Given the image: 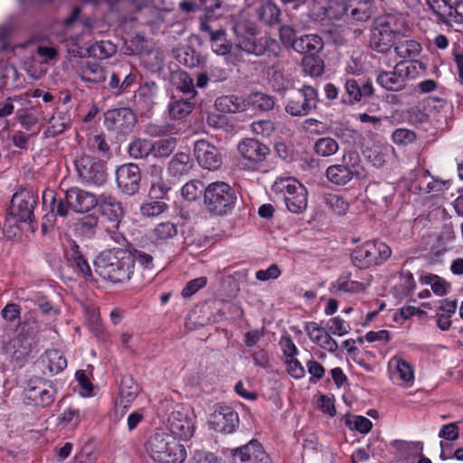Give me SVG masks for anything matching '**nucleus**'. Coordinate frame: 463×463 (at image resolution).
Listing matches in <instances>:
<instances>
[{
  "label": "nucleus",
  "mask_w": 463,
  "mask_h": 463,
  "mask_svg": "<svg viewBox=\"0 0 463 463\" xmlns=\"http://www.w3.org/2000/svg\"><path fill=\"white\" fill-rule=\"evenodd\" d=\"M235 189L226 182L215 181L206 185L203 193V206L211 216L230 214L237 203Z\"/></svg>",
  "instance_id": "nucleus-4"
},
{
  "label": "nucleus",
  "mask_w": 463,
  "mask_h": 463,
  "mask_svg": "<svg viewBox=\"0 0 463 463\" xmlns=\"http://www.w3.org/2000/svg\"><path fill=\"white\" fill-rule=\"evenodd\" d=\"M235 49L255 56L268 54L269 57H278L280 52L279 43L269 35L258 37L255 27H249L245 34L237 35Z\"/></svg>",
  "instance_id": "nucleus-7"
},
{
  "label": "nucleus",
  "mask_w": 463,
  "mask_h": 463,
  "mask_svg": "<svg viewBox=\"0 0 463 463\" xmlns=\"http://www.w3.org/2000/svg\"><path fill=\"white\" fill-rule=\"evenodd\" d=\"M97 200L101 216L118 227L125 213L122 203L116 197L104 194Z\"/></svg>",
  "instance_id": "nucleus-26"
},
{
  "label": "nucleus",
  "mask_w": 463,
  "mask_h": 463,
  "mask_svg": "<svg viewBox=\"0 0 463 463\" xmlns=\"http://www.w3.org/2000/svg\"><path fill=\"white\" fill-rule=\"evenodd\" d=\"M360 156L358 153L349 151L342 156L341 164L329 165L326 170V179L333 184L344 186L360 175Z\"/></svg>",
  "instance_id": "nucleus-11"
},
{
  "label": "nucleus",
  "mask_w": 463,
  "mask_h": 463,
  "mask_svg": "<svg viewBox=\"0 0 463 463\" xmlns=\"http://www.w3.org/2000/svg\"><path fill=\"white\" fill-rule=\"evenodd\" d=\"M212 428L221 433H232L239 425V415L230 406H219L210 419Z\"/></svg>",
  "instance_id": "nucleus-19"
},
{
  "label": "nucleus",
  "mask_w": 463,
  "mask_h": 463,
  "mask_svg": "<svg viewBox=\"0 0 463 463\" xmlns=\"http://www.w3.org/2000/svg\"><path fill=\"white\" fill-rule=\"evenodd\" d=\"M324 48V42L317 34H306L298 38L293 50L306 55H316Z\"/></svg>",
  "instance_id": "nucleus-32"
},
{
  "label": "nucleus",
  "mask_w": 463,
  "mask_h": 463,
  "mask_svg": "<svg viewBox=\"0 0 463 463\" xmlns=\"http://www.w3.org/2000/svg\"><path fill=\"white\" fill-rule=\"evenodd\" d=\"M24 395L35 406L47 407L54 402L56 390L49 381L34 377L29 380Z\"/></svg>",
  "instance_id": "nucleus-13"
},
{
  "label": "nucleus",
  "mask_w": 463,
  "mask_h": 463,
  "mask_svg": "<svg viewBox=\"0 0 463 463\" xmlns=\"http://www.w3.org/2000/svg\"><path fill=\"white\" fill-rule=\"evenodd\" d=\"M247 103L244 99L235 95H225L215 100L216 109L222 113H237L246 110Z\"/></svg>",
  "instance_id": "nucleus-33"
},
{
  "label": "nucleus",
  "mask_w": 463,
  "mask_h": 463,
  "mask_svg": "<svg viewBox=\"0 0 463 463\" xmlns=\"http://www.w3.org/2000/svg\"><path fill=\"white\" fill-rule=\"evenodd\" d=\"M68 126L66 114L56 112L49 120V126L45 131V136L54 137L63 133Z\"/></svg>",
  "instance_id": "nucleus-48"
},
{
  "label": "nucleus",
  "mask_w": 463,
  "mask_h": 463,
  "mask_svg": "<svg viewBox=\"0 0 463 463\" xmlns=\"http://www.w3.org/2000/svg\"><path fill=\"white\" fill-rule=\"evenodd\" d=\"M129 254L132 256V270L134 271L135 262L137 261L145 269H151L153 267V256L143 250L128 249Z\"/></svg>",
  "instance_id": "nucleus-61"
},
{
  "label": "nucleus",
  "mask_w": 463,
  "mask_h": 463,
  "mask_svg": "<svg viewBox=\"0 0 463 463\" xmlns=\"http://www.w3.org/2000/svg\"><path fill=\"white\" fill-rule=\"evenodd\" d=\"M90 55L99 59L111 57L117 52V47L110 41H98L90 47Z\"/></svg>",
  "instance_id": "nucleus-51"
},
{
  "label": "nucleus",
  "mask_w": 463,
  "mask_h": 463,
  "mask_svg": "<svg viewBox=\"0 0 463 463\" xmlns=\"http://www.w3.org/2000/svg\"><path fill=\"white\" fill-rule=\"evenodd\" d=\"M177 140L175 137L159 139L151 143L152 155L155 157L163 158L169 156L175 149Z\"/></svg>",
  "instance_id": "nucleus-43"
},
{
  "label": "nucleus",
  "mask_w": 463,
  "mask_h": 463,
  "mask_svg": "<svg viewBox=\"0 0 463 463\" xmlns=\"http://www.w3.org/2000/svg\"><path fill=\"white\" fill-rule=\"evenodd\" d=\"M167 204L163 201L145 203L140 207V213L144 217H156L167 210Z\"/></svg>",
  "instance_id": "nucleus-56"
},
{
  "label": "nucleus",
  "mask_w": 463,
  "mask_h": 463,
  "mask_svg": "<svg viewBox=\"0 0 463 463\" xmlns=\"http://www.w3.org/2000/svg\"><path fill=\"white\" fill-rule=\"evenodd\" d=\"M207 284L206 277H199L194 279H191L187 282L185 287L183 288L181 295L183 298H190L194 294H195L199 289L204 288Z\"/></svg>",
  "instance_id": "nucleus-64"
},
{
  "label": "nucleus",
  "mask_w": 463,
  "mask_h": 463,
  "mask_svg": "<svg viewBox=\"0 0 463 463\" xmlns=\"http://www.w3.org/2000/svg\"><path fill=\"white\" fill-rule=\"evenodd\" d=\"M177 227L170 222H164L156 225L154 230L155 237L160 241H166L177 235Z\"/></svg>",
  "instance_id": "nucleus-57"
},
{
  "label": "nucleus",
  "mask_w": 463,
  "mask_h": 463,
  "mask_svg": "<svg viewBox=\"0 0 463 463\" xmlns=\"http://www.w3.org/2000/svg\"><path fill=\"white\" fill-rule=\"evenodd\" d=\"M234 459L239 458L241 463H272L269 454L257 439H251L247 444L232 449Z\"/></svg>",
  "instance_id": "nucleus-20"
},
{
  "label": "nucleus",
  "mask_w": 463,
  "mask_h": 463,
  "mask_svg": "<svg viewBox=\"0 0 463 463\" xmlns=\"http://www.w3.org/2000/svg\"><path fill=\"white\" fill-rule=\"evenodd\" d=\"M116 182L119 191L128 196L135 195L140 189L141 173L137 165L129 163L116 170Z\"/></svg>",
  "instance_id": "nucleus-15"
},
{
  "label": "nucleus",
  "mask_w": 463,
  "mask_h": 463,
  "mask_svg": "<svg viewBox=\"0 0 463 463\" xmlns=\"http://www.w3.org/2000/svg\"><path fill=\"white\" fill-rule=\"evenodd\" d=\"M150 458L159 463H183L186 458V449L173 435L166 432L152 434L145 443Z\"/></svg>",
  "instance_id": "nucleus-3"
},
{
  "label": "nucleus",
  "mask_w": 463,
  "mask_h": 463,
  "mask_svg": "<svg viewBox=\"0 0 463 463\" xmlns=\"http://www.w3.org/2000/svg\"><path fill=\"white\" fill-rule=\"evenodd\" d=\"M392 361L395 362L396 372L400 379L406 383L411 382L414 378V371L411 365L402 358L396 356L392 358Z\"/></svg>",
  "instance_id": "nucleus-60"
},
{
  "label": "nucleus",
  "mask_w": 463,
  "mask_h": 463,
  "mask_svg": "<svg viewBox=\"0 0 463 463\" xmlns=\"http://www.w3.org/2000/svg\"><path fill=\"white\" fill-rule=\"evenodd\" d=\"M313 150L318 156L328 157L339 150V144L332 137H320L315 142Z\"/></svg>",
  "instance_id": "nucleus-40"
},
{
  "label": "nucleus",
  "mask_w": 463,
  "mask_h": 463,
  "mask_svg": "<svg viewBox=\"0 0 463 463\" xmlns=\"http://www.w3.org/2000/svg\"><path fill=\"white\" fill-rule=\"evenodd\" d=\"M194 154L199 165L203 169L215 171L222 165L223 156L220 149L205 139L195 142Z\"/></svg>",
  "instance_id": "nucleus-16"
},
{
  "label": "nucleus",
  "mask_w": 463,
  "mask_h": 463,
  "mask_svg": "<svg viewBox=\"0 0 463 463\" xmlns=\"http://www.w3.org/2000/svg\"><path fill=\"white\" fill-rule=\"evenodd\" d=\"M373 14V6L370 2L358 3L352 8L350 15L356 22L364 23L368 21Z\"/></svg>",
  "instance_id": "nucleus-55"
},
{
  "label": "nucleus",
  "mask_w": 463,
  "mask_h": 463,
  "mask_svg": "<svg viewBox=\"0 0 463 463\" xmlns=\"http://www.w3.org/2000/svg\"><path fill=\"white\" fill-rule=\"evenodd\" d=\"M139 392L138 385L134 382L133 378L129 375H126L121 380L119 399L120 402H127V405L137 398Z\"/></svg>",
  "instance_id": "nucleus-38"
},
{
  "label": "nucleus",
  "mask_w": 463,
  "mask_h": 463,
  "mask_svg": "<svg viewBox=\"0 0 463 463\" xmlns=\"http://www.w3.org/2000/svg\"><path fill=\"white\" fill-rule=\"evenodd\" d=\"M398 19L393 15L377 17L373 24L370 36V47L373 51L386 54L393 46L400 29L397 26Z\"/></svg>",
  "instance_id": "nucleus-6"
},
{
  "label": "nucleus",
  "mask_w": 463,
  "mask_h": 463,
  "mask_svg": "<svg viewBox=\"0 0 463 463\" xmlns=\"http://www.w3.org/2000/svg\"><path fill=\"white\" fill-rule=\"evenodd\" d=\"M196 103V98L172 94L167 106L169 117L175 120L183 119L194 109Z\"/></svg>",
  "instance_id": "nucleus-28"
},
{
  "label": "nucleus",
  "mask_w": 463,
  "mask_h": 463,
  "mask_svg": "<svg viewBox=\"0 0 463 463\" xmlns=\"http://www.w3.org/2000/svg\"><path fill=\"white\" fill-rule=\"evenodd\" d=\"M351 327L340 317L330 318L327 322V331L335 335L343 336L349 333Z\"/></svg>",
  "instance_id": "nucleus-59"
},
{
  "label": "nucleus",
  "mask_w": 463,
  "mask_h": 463,
  "mask_svg": "<svg viewBox=\"0 0 463 463\" xmlns=\"http://www.w3.org/2000/svg\"><path fill=\"white\" fill-rule=\"evenodd\" d=\"M257 8V15L260 22L269 26L280 24L281 10L274 0H260Z\"/></svg>",
  "instance_id": "nucleus-30"
},
{
  "label": "nucleus",
  "mask_w": 463,
  "mask_h": 463,
  "mask_svg": "<svg viewBox=\"0 0 463 463\" xmlns=\"http://www.w3.org/2000/svg\"><path fill=\"white\" fill-rule=\"evenodd\" d=\"M50 197V207L51 212L49 214H53L54 217L56 215H59L61 217H66L69 213L70 206L68 205L65 198H59L57 199L55 197V194L53 191H47L43 193V203H47V198Z\"/></svg>",
  "instance_id": "nucleus-42"
},
{
  "label": "nucleus",
  "mask_w": 463,
  "mask_h": 463,
  "mask_svg": "<svg viewBox=\"0 0 463 463\" xmlns=\"http://www.w3.org/2000/svg\"><path fill=\"white\" fill-rule=\"evenodd\" d=\"M80 79L86 83L89 89L98 88L103 84L107 79V72L103 66L95 61H85L78 67L76 71Z\"/></svg>",
  "instance_id": "nucleus-23"
},
{
  "label": "nucleus",
  "mask_w": 463,
  "mask_h": 463,
  "mask_svg": "<svg viewBox=\"0 0 463 463\" xmlns=\"http://www.w3.org/2000/svg\"><path fill=\"white\" fill-rule=\"evenodd\" d=\"M250 103L262 111H269L274 108L275 101L269 95L256 92L250 96Z\"/></svg>",
  "instance_id": "nucleus-58"
},
{
  "label": "nucleus",
  "mask_w": 463,
  "mask_h": 463,
  "mask_svg": "<svg viewBox=\"0 0 463 463\" xmlns=\"http://www.w3.org/2000/svg\"><path fill=\"white\" fill-rule=\"evenodd\" d=\"M65 200L73 212L84 213L98 204L96 196L78 187H71L65 192Z\"/></svg>",
  "instance_id": "nucleus-21"
},
{
  "label": "nucleus",
  "mask_w": 463,
  "mask_h": 463,
  "mask_svg": "<svg viewBox=\"0 0 463 463\" xmlns=\"http://www.w3.org/2000/svg\"><path fill=\"white\" fill-rule=\"evenodd\" d=\"M392 255L391 248L378 241H368L351 252V260L359 269H367L383 263Z\"/></svg>",
  "instance_id": "nucleus-10"
},
{
  "label": "nucleus",
  "mask_w": 463,
  "mask_h": 463,
  "mask_svg": "<svg viewBox=\"0 0 463 463\" xmlns=\"http://www.w3.org/2000/svg\"><path fill=\"white\" fill-rule=\"evenodd\" d=\"M137 123L135 113L128 108L109 109L105 113L104 125L118 135L129 134Z\"/></svg>",
  "instance_id": "nucleus-14"
},
{
  "label": "nucleus",
  "mask_w": 463,
  "mask_h": 463,
  "mask_svg": "<svg viewBox=\"0 0 463 463\" xmlns=\"http://www.w3.org/2000/svg\"><path fill=\"white\" fill-rule=\"evenodd\" d=\"M170 82L175 89L174 94H180L184 97L196 98L197 90L193 78L184 71L177 70L171 72Z\"/></svg>",
  "instance_id": "nucleus-29"
},
{
  "label": "nucleus",
  "mask_w": 463,
  "mask_h": 463,
  "mask_svg": "<svg viewBox=\"0 0 463 463\" xmlns=\"http://www.w3.org/2000/svg\"><path fill=\"white\" fill-rule=\"evenodd\" d=\"M137 93L138 100L144 103L145 108L150 109L155 104L158 86L155 81H145L139 86Z\"/></svg>",
  "instance_id": "nucleus-39"
},
{
  "label": "nucleus",
  "mask_w": 463,
  "mask_h": 463,
  "mask_svg": "<svg viewBox=\"0 0 463 463\" xmlns=\"http://www.w3.org/2000/svg\"><path fill=\"white\" fill-rule=\"evenodd\" d=\"M206 185L197 179L187 182L181 189L182 196L189 202L196 201L203 196L204 189Z\"/></svg>",
  "instance_id": "nucleus-47"
},
{
  "label": "nucleus",
  "mask_w": 463,
  "mask_h": 463,
  "mask_svg": "<svg viewBox=\"0 0 463 463\" xmlns=\"http://www.w3.org/2000/svg\"><path fill=\"white\" fill-rule=\"evenodd\" d=\"M44 363L51 373H59L67 366V360L62 353L57 349H51L45 352Z\"/></svg>",
  "instance_id": "nucleus-37"
},
{
  "label": "nucleus",
  "mask_w": 463,
  "mask_h": 463,
  "mask_svg": "<svg viewBox=\"0 0 463 463\" xmlns=\"http://www.w3.org/2000/svg\"><path fill=\"white\" fill-rule=\"evenodd\" d=\"M95 271L113 284L128 282L133 275L128 249L114 247L100 252L94 260Z\"/></svg>",
  "instance_id": "nucleus-1"
},
{
  "label": "nucleus",
  "mask_w": 463,
  "mask_h": 463,
  "mask_svg": "<svg viewBox=\"0 0 463 463\" xmlns=\"http://www.w3.org/2000/svg\"><path fill=\"white\" fill-rule=\"evenodd\" d=\"M324 203L338 215L345 214L349 208V203L343 198V196L337 194H325Z\"/></svg>",
  "instance_id": "nucleus-50"
},
{
  "label": "nucleus",
  "mask_w": 463,
  "mask_h": 463,
  "mask_svg": "<svg viewBox=\"0 0 463 463\" xmlns=\"http://www.w3.org/2000/svg\"><path fill=\"white\" fill-rule=\"evenodd\" d=\"M344 421L351 430H356L362 434L368 433L373 428L372 421L364 416L345 414Z\"/></svg>",
  "instance_id": "nucleus-46"
},
{
  "label": "nucleus",
  "mask_w": 463,
  "mask_h": 463,
  "mask_svg": "<svg viewBox=\"0 0 463 463\" xmlns=\"http://www.w3.org/2000/svg\"><path fill=\"white\" fill-rule=\"evenodd\" d=\"M136 80L137 74L133 71L130 64L123 63L111 72L109 87L117 90V93H123L135 83Z\"/></svg>",
  "instance_id": "nucleus-25"
},
{
  "label": "nucleus",
  "mask_w": 463,
  "mask_h": 463,
  "mask_svg": "<svg viewBox=\"0 0 463 463\" xmlns=\"http://www.w3.org/2000/svg\"><path fill=\"white\" fill-rule=\"evenodd\" d=\"M345 95L343 97V102L347 104H355L365 102L374 94V88L370 80L348 79L345 83Z\"/></svg>",
  "instance_id": "nucleus-18"
},
{
  "label": "nucleus",
  "mask_w": 463,
  "mask_h": 463,
  "mask_svg": "<svg viewBox=\"0 0 463 463\" xmlns=\"http://www.w3.org/2000/svg\"><path fill=\"white\" fill-rule=\"evenodd\" d=\"M77 175L87 186H101L107 181L105 163L99 158L81 153L73 160Z\"/></svg>",
  "instance_id": "nucleus-9"
},
{
  "label": "nucleus",
  "mask_w": 463,
  "mask_h": 463,
  "mask_svg": "<svg viewBox=\"0 0 463 463\" xmlns=\"http://www.w3.org/2000/svg\"><path fill=\"white\" fill-rule=\"evenodd\" d=\"M193 167L194 162L191 156L186 153L179 152L169 161L167 172L170 176L179 179L189 175Z\"/></svg>",
  "instance_id": "nucleus-31"
},
{
  "label": "nucleus",
  "mask_w": 463,
  "mask_h": 463,
  "mask_svg": "<svg viewBox=\"0 0 463 463\" xmlns=\"http://www.w3.org/2000/svg\"><path fill=\"white\" fill-rule=\"evenodd\" d=\"M222 6L221 0H183L179 3V10L185 14H193L197 12L203 13L200 17V22L209 20L214 17V13Z\"/></svg>",
  "instance_id": "nucleus-24"
},
{
  "label": "nucleus",
  "mask_w": 463,
  "mask_h": 463,
  "mask_svg": "<svg viewBox=\"0 0 463 463\" xmlns=\"http://www.w3.org/2000/svg\"><path fill=\"white\" fill-rule=\"evenodd\" d=\"M392 142L399 146H405L413 144L417 140V135L414 131L400 128L392 134Z\"/></svg>",
  "instance_id": "nucleus-53"
},
{
  "label": "nucleus",
  "mask_w": 463,
  "mask_h": 463,
  "mask_svg": "<svg viewBox=\"0 0 463 463\" xmlns=\"http://www.w3.org/2000/svg\"><path fill=\"white\" fill-rule=\"evenodd\" d=\"M348 5L345 0H328L327 19L339 20L347 14Z\"/></svg>",
  "instance_id": "nucleus-54"
},
{
  "label": "nucleus",
  "mask_w": 463,
  "mask_h": 463,
  "mask_svg": "<svg viewBox=\"0 0 463 463\" xmlns=\"http://www.w3.org/2000/svg\"><path fill=\"white\" fill-rule=\"evenodd\" d=\"M302 67L305 74L311 77H318L324 72V62L317 54L304 56Z\"/></svg>",
  "instance_id": "nucleus-49"
},
{
  "label": "nucleus",
  "mask_w": 463,
  "mask_h": 463,
  "mask_svg": "<svg viewBox=\"0 0 463 463\" xmlns=\"http://www.w3.org/2000/svg\"><path fill=\"white\" fill-rule=\"evenodd\" d=\"M6 349L12 354L14 359L24 360L31 352V344L26 337L19 334L9 341Z\"/></svg>",
  "instance_id": "nucleus-35"
},
{
  "label": "nucleus",
  "mask_w": 463,
  "mask_h": 463,
  "mask_svg": "<svg viewBox=\"0 0 463 463\" xmlns=\"http://www.w3.org/2000/svg\"><path fill=\"white\" fill-rule=\"evenodd\" d=\"M328 0H313L310 6V15L316 21H323L327 17Z\"/></svg>",
  "instance_id": "nucleus-63"
},
{
  "label": "nucleus",
  "mask_w": 463,
  "mask_h": 463,
  "mask_svg": "<svg viewBox=\"0 0 463 463\" xmlns=\"http://www.w3.org/2000/svg\"><path fill=\"white\" fill-rule=\"evenodd\" d=\"M416 287V283L412 273L410 270H402L400 274V284L399 288L401 293L408 297L410 296Z\"/></svg>",
  "instance_id": "nucleus-62"
},
{
  "label": "nucleus",
  "mask_w": 463,
  "mask_h": 463,
  "mask_svg": "<svg viewBox=\"0 0 463 463\" xmlns=\"http://www.w3.org/2000/svg\"><path fill=\"white\" fill-rule=\"evenodd\" d=\"M238 152L250 167L257 168L265 161L270 150L255 138H244L238 144Z\"/></svg>",
  "instance_id": "nucleus-17"
},
{
  "label": "nucleus",
  "mask_w": 463,
  "mask_h": 463,
  "mask_svg": "<svg viewBox=\"0 0 463 463\" xmlns=\"http://www.w3.org/2000/svg\"><path fill=\"white\" fill-rule=\"evenodd\" d=\"M37 203V196L29 191L23 190L14 194L4 223V232L11 237L13 228L35 232L38 224L33 212Z\"/></svg>",
  "instance_id": "nucleus-2"
},
{
  "label": "nucleus",
  "mask_w": 463,
  "mask_h": 463,
  "mask_svg": "<svg viewBox=\"0 0 463 463\" xmlns=\"http://www.w3.org/2000/svg\"><path fill=\"white\" fill-rule=\"evenodd\" d=\"M99 218L95 214H88L77 220L74 223V232L77 235L91 238L95 235Z\"/></svg>",
  "instance_id": "nucleus-36"
},
{
  "label": "nucleus",
  "mask_w": 463,
  "mask_h": 463,
  "mask_svg": "<svg viewBox=\"0 0 463 463\" xmlns=\"http://www.w3.org/2000/svg\"><path fill=\"white\" fill-rule=\"evenodd\" d=\"M364 290L363 283L351 280L348 278L341 277L335 282H334L330 287V291L333 294H337L338 292L345 293H358Z\"/></svg>",
  "instance_id": "nucleus-44"
},
{
  "label": "nucleus",
  "mask_w": 463,
  "mask_h": 463,
  "mask_svg": "<svg viewBox=\"0 0 463 463\" xmlns=\"http://www.w3.org/2000/svg\"><path fill=\"white\" fill-rule=\"evenodd\" d=\"M396 54L402 59L416 57L421 51V45L414 40H404L394 46Z\"/></svg>",
  "instance_id": "nucleus-45"
},
{
  "label": "nucleus",
  "mask_w": 463,
  "mask_h": 463,
  "mask_svg": "<svg viewBox=\"0 0 463 463\" xmlns=\"http://www.w3.org/2000/svg\"><path fill=\"white\" fill-rule=\"evenodd\" d=\"M20 324V335L31 339H37L39 342V334L44 330L45 327L33 316L25 317L24 320Z\"/></svg>",
  "instance_id": "nucleus-41"
},
{
  "label": "nucleus",
  "mask_w": 463,
  "mask_h": 463,
  "mask_svg": "<svg viewBox=\"0 0 463 463\" xmlns=\"http://www.w3.org/2000/svg\"><path fill=\"white\" fill-rule=\"evenodd\" d=\"M318 91L313 86L303 84L288 93L285 111L292 117H305L318 109Z\"/></svg>",
  "instance_id": "nucleus-8"
},
{
  "label": "nucleus",
  "mask_w": 463,
  "mask_h": 463,
  "mask_svg": "<svg viewBox=\"0 0 463 463\" xmlns=\"http://www.w3.org/2000/svg\"><path fill=\"white\" fill-rule=\"evenodd\" d=\"M171 435L175 439L187 440L194 436V423L193 417L183 411H174L168 418Z\"/></svg>",
  "instance_id": "nucleus-22"
},
{
  "label": "nucleus",
  "mask_w": 463,
  "mask_h": 463,
  "mask_svg": "<svg viewBox=\"0 0 463 463\" xmlns=\"http://www.w3.org/2000/svg\"><path fill=\"white\" fill-rule=\"evenodd\" d=\"M417 66L422 67L423 64L419 61H412L410 65L399 62L393 71H378L376 82L386 90L400 91L405 88L406 80L414 77L412 72L416 71Z\"/></svg>",
  "instance_id": "nucleus-12"
},
{
  "label": "nucleus",
  "mask_w": 463,
  "mask_h": 463,
  "mask_svg": "<svg viewBox=\"0 0 463 463\" xmlns=\"http://www.w3.org/2000/svg\"><path fill=\"white\" fill-rule=\"evenodd\" d=\"M66 257L68 260L78 269V271L84 276L85 278H89L92 276L91 269L83 256V254L80 250V246L73 242L70 249L66 251Z\"/></svg>",
  "instance_id": "nucleus-34"
},
{
  "label": "nucleus",
  "mask_w": 463,
  "mask_h": 463,
  "mask_svg": "<svg viewBox=\"0 0 463 463\" xmlns=\"http://www.w3.org/2000/svg\"><path fill=\"white\" fill-rule=\"evenodd\" d=\"M128 154L133 158H143L152 155L151 142L146 139H137L128 146Z\"/></svg>",
  "instance_id": "nucleus-52"
},
{
  "label": "nucleus",
  "mask_w": 463,
  "mask_h": 463,
  "mask_svg": "<svg viewBox=\"0 0 463 463\" xmlns=\"http://www.w3.org/2000/svg\"><path fill=\"white\" fill-rule=\"evenodd\" d=\"M200 30L209 35L212 50L218 55H227L232 52L235 45L226 39V31L222 28L213 30L209 23L201 21Z\"/></svg>",
  "instance_id": "nucleus-27"
},
{
  "label": "nucleus",
  "mask_w": 463,
  "mask_h": 463,
  "mask_svg": "<svg viewBox=\"0 0 463 463\" xmlns=\"http://www.w3.org/2000/svg\"><path fill=\"white\" fill-rule=\"evenodd\" d=\"M272 191L284 201L290 213L299 214L307 209V191L297 179H278L272 185Z\"/></svg>",
  "instance_id": "nucleus-5"
}]
</instances>
